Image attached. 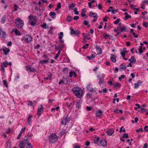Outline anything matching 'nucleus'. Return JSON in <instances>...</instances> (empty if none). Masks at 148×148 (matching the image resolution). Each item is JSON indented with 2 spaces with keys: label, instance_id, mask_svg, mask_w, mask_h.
<instances>
[{
  "label": "nucleus",
  "instance_id": "c756f323",
  "mask_svg": "<svg viewBox=\"0 0 148 148\" xmlns=\"http://www.w3.org/2000/svg\"><path fill=\"white\" fill-rule=\"evenodd\" d=\"M5 22V16H4L2 18L1 20V22L2 23H4Z\"/></svg>",
  "mask_w": 148,
  "mask_h": 148
},
{
  "label": "nucleus",
  "instance_id": "de8ad7c7",
  "mask_svg": "<svg viewBox=\"0 0 148 148\" xmlns=\"http://www.w3.org/2000/svg\"><path fill=\"white\" fill-rule=\"evenodd\" d=\"M66 105L67 106V108H69L70 106L72 105V103H69V102H66Z\"/></svg>",
  "mask_w": 148,
  "mask_h": 148
},
{
  "label": "nucleus",
  "instance_id": "6ab92c4d",
  "mask_svg": "<svg viewBox=\"0 0 148 148\" xmlns=\"http://www.w3.org/2000/svg\"><path fill=\"white\" fill-rule=\"evenodd\" d=\"M102 112L101 110H99L96 112V116L97 117H99L100 116L102 115Z\"/></svg>",
  "mask_w": 148,
  "mask_h": 148
},
{
  "label": "nucleus",
  "instance_id": "6e6d98bb",
  "mask_svg": "<svg viewBox=\"0 0 148 148\" xmlns=\"http://www.w3.org/2000/svg\"><path fill=\"white\" fill-rule=\"evenodd\" d=\"M92 94L91 93H90L89 92L87 94V96L88 98H91L92 97Z\"/></svg>",
  "mask_w": 148,
  "mask_h": 148
},
{
  "label": "nucleus",
  "instance_id": "f3484780",
  "mask_svg": "<svg viewBox=\"0 0 148 148\" xmlns=\"http://www.w3.org/2000/svg\"><path fill=\"white\" fill-rule=\"evenodd\" d=\"M69 76L70 77H71L72 76L75 77H77V74L75 71H70L69 72Z\"/></svg>",
  "mask_w": 148,
  "mask_h": 148
},
{
  "label": "nucleus",
  "instance_id": "c03bdc74",
  "mask_svg": "<svg viewBox=\"0 0 148 148\" xmlns=\"http://www.w3.org/2000/svg\"><path fill=\"white\" fill-rule=\"evenodd\" d=\"M114 112L117 113H119V112H120L121 113H122V111L121 110H119L118 109H116L114 111Z\"/></svg>",
  "mask_w": 148,
  "mask_h": 148
},
{
  "label": "nucleus",
  "instance_id": "37998d69",
  "mask_svg": "<svg viewBox=\"0 0 148 148\" xmlns=\"http://www.w3.org/2000/svg\"><path fill=\"white\" fill-rule=\"evenodd\" d=\"M131 18V16L130 15H129V14H128L127 16H125V18H124V20H126L127 19H128V18Z\"/></svg>",
  "mask_w": 148,
  "mask_h": 148
},
{
  "label": "nucleus",
  "instance_id": "ddd939ff",
  "mask_svg": "<svg viewBox=\"0 0 148 148\" xmlns=\"http://www.w3.org/2000/svg\"><path fill=\"white\" fill-rule=\"evenodd\" d=\"M141 83V82L140 80H138L136 83L134 84V88L135 89L138 88Z\"/></svg>",
  "mask_w": 148,
  "mask_h": 148
},
{
  "label": "nucleus",
  "instance_id": "a19ab883",
  "mask_svg": "<svg viewBox=\"0 0 148 148\" xmlns=\"http://www.w3.org/2000/svg\"><path fill=\"white\" fill-rule=\"evenodd\" d=\"M120 84L119 83H116L114 84V87L115 88H116L117 86L120 88Z\"/></svg>",
  "mask_w": 148,
  "mask_h": 148
},
{
  "label": "nucleus",
  "instance_id": "3c124183",
  "mask_svg": "<svg viewBox=\"0 0 148 148\" xmlns=\"http://www.w3.org/2000/svg\"><path fill=\"white\" fill-rule=\"evenodd\" d=\"M63 71L65 73H67L68 72V68L67 67L64 68Z\"/></svg>",
  "mask_w": 148,
  "mask_h": 148
},
{
  "label": "nucleus",
  "instance_id": "2eb2a0df",
  "mask_svg": "<svg viewBox=\"0 0 148 148\" xmlns=\"http://www.w3.org/2000/svg\"><path fill=\"white\" fill-rule=\"evenodd\" d=\"M114 133V131L112 129H109L106 131L107 134L111 136Z\"/></svg>",
  "mask_w": 148,
  "mask_h": 148
},
{
  "label": "nucleus",
  "instance_id": "e2e57ef3",
  "mask_svg": "<svg viewBox=\"0 0 148 148\" xmlns=\"http://www.w3.org/2000/svg\"><path fill=\"white\" fill-rule=\"evenodd\" d=\"M22 134L21 133V132L19 134L17 138V139H19L21 137L22 135Z\"/></svg>",
  "mask_w": 148,
  "mask_h": 148
},
{
  "label": "nucleus",
  "instance_id": "c9c22d12",
  "mask_svg": "<svg viewBox=\"0 0 148 148\" xmlns=\"http://www.w3.org/2000/svg\"><path fill=\"white\" fill-rule=\"evenodd\" d=\"M146 111V110H145L144 108L142 107L140 110H138V111L140 112L141 113H143L144 112H145Z\"/></svg>",
  "mask_w": 148,
  "mask_h": 148
},
{
  "label": "nucleus",
  "instance_id": "13d9d810",
  "mask_svg": "<svg viewBox=\"0 0 148 148\" xmlns=\"http://www.w3.org/2000/svg\"><path fill=\"white\" fill-rule=\"evenodd\" d=\"M65 132L66 131L65 130H63L60 132V135L61 136H62L65 134Z\"/></svg>",
  "mask_w": 148,
  "mask_h": 148
},
{
  "label": "nucleus",
  "instance_id": "f8f14e48",
  "mask_svg": "<svg viewBox=\"0 0 148 148\" xmlns=\"http://www.w3.org/2000/svg\"><path fill=\"white\" fill-rule=\"evenodd\" d=\"M97 77L99 80V84H101L104 83V80L102 77H101L100 75H98L97 76Z\"/></svg>",
  "mask_w": 148,
  "mask_h": 148
},
{
  "label": "nucleus",
  "instance_id": "2f4dec72",
  "mask_svg": "<svg viewBox=\"0 0 148 148\" xmlns=\"http://www.w3.org/2000/svg\"><path fill=\"white\" fill-rule=\"evenodd\" d=\"M49 60H41L40 61V63L42 64H43L44 63H46L48 62Z\"/></svg>",
  "mask_w": 148,
  "mask_h": 148
},
{
  "label": "nucleus",
  "instance_id": "a18cd8bd",
  "mask_svg": "<svg viewBox=\"0 0 148 148\" xmlns=\"http://www.w3.org/2000/svg\"><path fill=\"white\" fill-rule=\"evenodd\" d=\"M142 3L144 4V5H148V0H144L142 1Z\"/></svg>",
  "mask_w": 148,
  "mask_h": 148
},
{
  "label": "nucleus",
  "instance_id": "4468645a",
  "mask_svg": "<svg viewBox=\"0 0 148 148\" xmlns=\"http://www.w3.org/2000/svg\"><path fill=\"white\" fill-rule=\"evenodd\" d=\"M68 120L67 116H64L62 120L61 124L63 125H66L67 122Z\"/></svg>",
  "mask_w": 148,
  "mask_h": 148
},
{
  "label": "nucleus",
  "instance_id": "79ce46f5",
  "mask_svg": "<svg viewBox=\"0 0 148 148\" xmlns=\"http://www.w3.org/2000/svg\"><path fill=\"white\" fill-rule=\"evenodd\" d=\"M143 47L142 46H140V47L139 49H138L139 54H140L141 53L143 52L142 50Z\"/></svg>",
  "mask_w": 148,
  "mask_h": 148
},
{
  "label": "nucleus",
  "instance_id": "f03ea898",
  "mask_svg": "<svg viewBox=\"0 0 148 148\" xmlns=\"http://www.w3.org/2000/svg\"><path fill=\"white\" fill-rule=\"evenodd\" d=\"M29 138H27L22 141L19 144L20 148H25V147H26V148H32L31 143L29 142Z\"/></svg>",
  "mask_w": 148,
  "mask_h": 148
},
{
  "label": "nucleus",
  "instance_id": "bf43d9fd",
  "mask_svg": "<svg viewBox=\"0 0 148 148\" xmlns=\"http://www.w3.org/2000/svg\"><path fill=\"white\" fill-rule=\"evenodd\" d=\"M61 8V4L60 2L58 3L57 5V8L59 9H60Z\"/></svg>",
  "mask_w": 148,
  "mask_h": 148
},
{
  "label": "nucleus",
  "instance_id": "a878e982",
  "mask_svg": "<svg viewBox=\"0 0 148 148\" xmlns=\"http://www.w3.org/2000/svg\"><path fill=\"white\" fill-rule=\"evenodd\" d=\"M75 4L73 3H72L68 6L69 8L70 9H73V8L75 7Z\"/></svg>",
  "mask_w": 148,
  "mask_h": 148
},
{
  "label": "nucleus",
  "instance_id": "f704fd0d",
  "mask_svg": "<svg viewBox=\"0 0 148 148\" xmlns=\"http://www.w3.org/2000/svg\"><path fill=\"white\" fill-rule=\"evenodd\" d=\"M125 132V130L123 126L121 127L120 129V131L119 132Z\"/></svg>",
  "mask_w": 148,
  "mask_h": 148
},
{
  "label": "nucleus",
  "instance_id": "1a4fd4ad",
  "mask_svg": "<svg viewBox=\"0 0 148 148\" xmlns=\"http://www.w3.org/2000/svg\"><path fill=\"white\" fill-rule=\"evenodd\" d=\"M26 68L27 70L29 72H34L35 70V69L32 67L31 66L27 65L26 66Z\"/></svg>",
  "mask_w": 148,
  "mask_h": 148
},
{
  "label": "nucleus",
  "instance_id": "ea45409f",
  "mask_svg": "<svg viewBox=\"0 0 148 148\" xmlns=\"http://www.w3.org/2000/svg\"><path fill=\"white\" fill-rule=\"evenodd\" d=\"M97 15V14L96 13H93V12H90L89 15L90 17H92L93 16H92V15Z\"/></svg>",
  "mask_w": 148,
  "mask_h": 148
},
{
  "label": "nucleus",
  "instance_id": "8fccbe9b",
  "mask_svg": "<svg viewBox=\"0 0 148 148\" xmlns=\"http://www.w3.org/2000/svg\"><path fill=\"white\" fill-rule=\"evenodd\" d=\"M120 21V18H118L116 21H115L114 22V23L115 24H117Z\"/></svg>",
  "mask_w": 148,
  "mask_h": 148
},
{
  "label": "nucleus",
  "instance_id": "b1692460",
  "mask_svg": "<svg viewBox=\"0 0 148 148\" xmlns=\"http://www.w3.org/2000/svg\"><path fill=\"white\" fill-rule=\"evenodd\" d=\"M115 57V56L114 55H112V56L110 58L111 61L114 62H116V60Z\"/></svg>",
  "mask_w": 148,
  "mask_h": 148
},
{
  "label": "nucleus",
  "instance_id": "58836bf2",
  "mask_svg": "<svg viewBox=\"0 0 148 148\" xmlns=\"http://www.w3.org/2000/svg\"><path fill=\"white\" fill-rule=\"evenodd\" d=\"M122 138H128V134L127 133H124L123 135Z\"/></svg>",
  "mask_w": 148,
  "mask_h": 148
},
{
  "label": "nucleus",
  "instance_id": "7c9ffc66",
  "mask_svg": "<svg viewBox=\"0 0 148 148\" xmlns=\"http://www.w3.org/2000/svg\"><path fill=\"white\" fill-rule=\"evenodd\" d=\"M143 25L146 28L148 27V23L146 21H144L143 23Z\"/></svg>",
  "mask_w": 148,
  "mask_h": 148
},
{
  "label": "nucleus",
  "instance_id": "69168bd1",
  "mask_svg": "<svg viewBox=\"0 0 148 148\" xmlns=\"http://www.w3.org/2000/svg\"><path fill=\"white\" fill-rule=\"evenodd\" d=\"M121 54L123 57H124V56H125V52L124 51H121Z\"/></svg>",
  "mask_w": 148,
  "mask_h": 148
},
{
  "label": "nucleus",
  "instance_id": "603ef678",
  "mask_svg": "<svg viewBox=\"0 0 148 148\" xmlns=\"http://www.w3.org/2000/svg\"><path fill=\"white\" fill-rule=\"evenodd\" d=\"M14 11H16L18 9V7L16 4L14 5Z\"/></svg>",
  "mask_w": 148,
  "mask_h": 148
},
{
  "label": "nucleus",
  "instance_id": "cd10ccee",
  "mask_svg": "<svg viewBox=\"0 0 148 148\" xmlns=\"http://www.w3.org/2000/svg\"><path fill=\"white\" fill-rule=\"evenodd\" d=\"M73 19L72 17L71 16H68L66 18V20L68 22H70Z\"/></svg>",
  "mask_w": 148,
  "mask_h": 148
},
{
  "label": "nucleus",
  "instance_id": "864d4df0",
  "mask_svg": "<svg viewBox=\"0 0 148 148\" xmlns=\"http://www.w3.org/2000/svg\"><path fill=\"white\" fill-rule=\"evenodd\" d=\"M92 17H94V19L93 21H96L98 18L97 15H95V16H93Z\"/></svg>",
  "mask_w": 148,
  "mask_h": 148
},
{
  "label": "nucleus",
  "instance_id": "5fc2aeb1",
  "mask_svg": "<svg viewBox=\"0 0 148 148\" xmlns=\"http://www.w3.org/2000/svg\"><path fill=\"white\" fill-rule=\"evenodd\" d=\"M91 92H95L96 90L95 88H90L89 90Z\"/></svg>",
  "mask_w": 148,
  "mask_h": 148
},
{
  "label": "nucleus",
  "instance_id": "a211bd4d",
  "mask_svg": "<svg viewBox=\"0 0 148 148\" xmlns=\"http://www.w3.org/2000/svg\"><path fill=\"white\" fill-rule=\"evenodd\" d=\"M130 62L132 63H135L136 60L134 56H132L131 58L128 60Z\"/></svg>",
  "mask_w": 148,
  "mask_h": 148
},
{
  "label": "nucleus",
  "instance_id": "f257e3e1",
  "mask_svg": "<svg viewBox=\"0 0 148 148\" xmlns=\"http://www.w3.org/2000/svg\"><path fill=\"white\" fill-rule=\"evenodd\" d=\"M72 91L78 98H81L83 96V90L79 87L73 88H72Z\"/></svg>",
  "mask_w": 148,
  "mask_h": 148
},
{
  "label": "nucleus",
  "instance_id": "aec40b11",
  "mask_svg": "<svg viewBox=\"0 0 148 148\" xmlns=\"http://www.w3.org/2000/svg\"><path fill=\"white\" fill-rule=\"evenodd\" d=\"M49 15L53 18H55L56 16V13L54 12H51L49 14Z\"/></svg>",
  "mask_w": 148,
  "mask_h": 148
},
{
  "label": "nucleus",
  "instance_id": "9b49d317",
  "mask_svg": "<svg viewBox=\"0 0 148 148\" xmlns=\"http://www.w3.org/2000/svg\"><path fill=\"white\" fill-rule=\"evenodd\" d=\"M2 50L4 52V54L5 55H8V53L10 51V50L9 49L6 47H4V48L0 49V51Z\"/></svg>",
  "mask_w": 148,
  "mask_h": 148
},
{
  "label": "nucleus",
  "instance_id": "49530a36",
  "mask_svg": "<svg viewBox=\"0 0 148 148\" xmlns=\"http://www.w3.org/2000/svg\"><path fill=\"white\" fill-rule=\"evenodd\" d=\"M3 82L5 86L6 87H8V83L7 81L5 80H3Z\"/></svg>",
  "mask_w": 148,
  "mask_h": 148
},
{
  "label": "nucleus",
  "instance_id": "7ed1b4c3",
  "mask_svg": "<svg viewBox=\"0 0 148 148\" xmlns=\"http://www.w3.org/2000/svg\"><path fill=\"white\" fill-rule=\"evenodd\" d=\"M93 141L94 143L96 144L99 143L102 146L106 147L107 146V142L106 140L102 138L99 139V138L98 137L95 138Z\"/></svg>",
  "mask_w": 148,
  "mask_h": 148
},
{
  "label": "nucleus",
  "instance_id": "774afa93",
  "mask_svg": "<svg viewBox=\"0 0 148 148\" xmlns=\"http://www.w3.org/2000/svg\"><path fill=\"white\" fill-rule=\"evenodd\" d=\"M84 23L85 25H87L89 23V22L88 21H85L84 22Z\"/></svg>",
  "mask_w": 148,
  "mask_h": 148
},
{
  "label": "nucleus",
  "instance_id": "72a5a7b5",
  "mask_svg": "<svg viewBox=\"0 0 148 148\" xmlns=\"http://www.w3.org/2000/svg\"><path fill=\"white\" fill-rule=\"evenodd\" d=\"M126 27L124 26L123 27H119L121 32H123L126 29Z\"/></svg>",
  "mask_w": 148,
  "mask_h": 148
},
{
  "label": "nucleus",
  "instance_id": "0eeeda50",
  "mask_svg": "<svg viewBox=\"0 0 148 148\" xmlns=\"http://www.w3.org/2000/svg\"><path fill=\"white\" fill-rule=\"evenodd\" d=\"M22 40L25 41L26 43H29L32 40V37L31 35H27L23 37Z\"/></svg>",
  "mask_w": 148,
  "mask_h": 148
},
{
  "label": "nucleus",
  "instance_id": "20e7f679",
  "mask_svg": "<svg viewBox=\"0 0 148 148\" xmlns=\"http://www.w3.org/2000/svg\"><path fill=\"white\" fill-rule=\"evenodd\" d=\"M57 139V136L55 133H52L49 137V141L50 143H52L56 142Z\"/></svg>",
  "mask_w": 148,
  "mask_h": 148
},
{
  "label": "nucleus",
  "instance_id": "5701e85b",
  "mask_svg": "<svg viewBox=\"0 0 148 148\" xmlns=\"http://www.w3.org/2000/svg\"><path fill=\"white\" fill-rule=\"evenodd\" d=\"M2 33V37L3 38L5 37L6 35L5 34V33L4 32L2 31V29L1 28H0V35H1Z\"/></svg>",
  "mask_w": 148,
  "mask_h": 148
},
{
  "label": "nucleus",
  "instance_id": "473e14b6",
  "mask_svg": "<svg viewBox=\"0 0 148 148\" xmlns=\"http://www.w3.org/2000/svg\"><path fill=\"white\" fill-rule=\"evenodd\" d=\"M15 33L16 35H18V36H20L21 34V33L18 30V29H15Z\"/></svg>",
  "mask_w": 148,
  "mask_h": 148
},
{
  "label": "nucleus",
  "instance_id": "680f3d73",
  "mask_svg": "<svg viewBox=\"0 0 148 148\" xmlns=\"http://www.w3.org/2000/svg\"><path fill=\"white\" fill-rule=\"evenodd\" d=\"M144 129L145 131L148 132V126L147 125L145 126Z\"/></svg>",
  "mask_w": 148,
  "mask_h": 148
},
{
  "label": "nucleus",
  "instance_id": "bb28decb",
  "mask_svg": "<svg viewBox=\"0 0 148 148\" xmlns=\"http://www.w3.org/2000/svg\"><path fill=\"white\" fill-rule=\"evenodd\" d=\"M95 48L97 50H98L99 51L100 54H101L102 53V49L101 48L99 47L98 45H96L95 46Z\"/></svg>",
  "mask_w": 148,
  "mask_h": 148
},
{
  "label": "nucleus",
  "instance_id": "393cba45",
  "mask_svg": "<svg viewBox=\"0 0 148 148\" xmlns=\"http://www.w3.org/2000/svg\"><path fill=\"white\" fill-rule=\"evenodd\" d=\"M120 69H124L125 70L127 69L126 66L125 65H124L123 64H120Z\"/></svg>",
  "mask_w": 148,
  "mask_h": 148
},
{
  "label": "nucleus",
  "instance_id": "4be33fe9",
  "mask_svg": "<svg viewBox=\"0 0 148 148\" xmlns=\"http://www.w3.org/2000/svg\"><path fill=\"white\" fill-rule=\"evenodd\" d=\"M8 61H5V62L1 63V66H3V67H7L8 66Z\"/></svg>",
  "mask_w": 148,
  "mask_h": 148
},
{
  "label": "nucleus",
  "instance_id": "39448f33",
  "mask_svg": "<svg viewBox=\"0 0 148 148\" xmlns=\"http://www.w3.org/2000/svg\"><path fill=\"white\" fill-rule=\"evenodd\" d=\"M15 23L16 27L19 28H21L24 24L23 21L20 19H18V18L15 19Z\"/></svg>",
  "mask_w": 148,
  "mask_h": 148
},
{
  "label": "nucleus",
  "instance_id": "0e129e2a",
  "mask_svg": "<svg viewBox=\"0 0 148 148\" xmlns=\"http://www.w3.org/2000/svg\"><path fill=\"white\" fill-rule=\"evenodd\" d=\"M110 36L109 35L106 34L104 35V37L105 39H106Z\"/></svg>",
  "mask_w": 148,
  "mask_h": 148
},
{
  "label": "nucleus",
  "instance_id": "338daca9",
  "mask_svg": "<svg viewBox=\"0 0 148 148\" xmlns=\"http://www.w3.org/2000/svg\"><path fill=\"white\" fill-rule=\"evenodd\" d=\"M98 8L100 10L102 8V6L101 4H99L98 5Z\"/></svg>",
  "mask_w": 148,
  "mask_h": 148
},
{
  "label": "nucleus",
  "instance_id": "e433bc0d",
  "mask_svg": "<svg viewBox=\"0 0 148 148\" xmlns=\"http://www.w3.org/2000/svg\"><path fill=\"white\" fill-rule=\"evenodd\" d=\"M32 117V116L30 114L29 115L27 119V121L28 123L30 122L31 121V118Z\"/></svg>",
  "mask_w": 148,
  "mask_h": 148
},
{
  "label": "nucleus",
  "instance_id": "9d476101",
  "mask_svg": "<svg viewBox=\"0 0 148 148\" xmlns=\"http://www.w3.org/2000/svg\"><path fill=\"white\" fill-rule=\"evenodd\" d=\"M40 107H38L37 110V115L40 116V115L41 112L43 110V106L42 105H40Z\"/></svg>",
  "mask_w": 148,
  "mask_h": 148
},
{
  "label": "nucleus",
  "instance_id": "dca6fc26",
  "mask_svg": "<svg viewBox=\"0 0 148 148\" xmlns=\"http://www.w3.org/2000/svg\"><path fill=\"white\" fill-rule=\"evenodd\" d=\"M58 35L59 36L58 38L60 40H59V42H64V41L62 40H61L63 36V32H60V33L59 34H58Z\"/></svg>",
  "mask_w": 148,
  "mask_h": 148
},
{
  "label": "nucleus",
  "instance_id": "4d7b16f0",
  "mask_svg": "<svg viewBox=\"0 0 148 148\" xmlns=\"http://www.w3.org/2000/svg\"><path fill=\"white\" fill-rule=\"evenodd\" d=\"M136 131L137 132H139L140 131L142 132L143 130L142 128H140L139 129L137 130Z\"/></svg>",
  "mask_w": 148,
  "mask_h": 148
},
{
  "label": "nucleus",
  "instance_id": "412c9836",
  "mask_svg": "<svg viewBox=\"0 0 148 148\" xmlns=\"http://www.w3.org/2000/svg\"><path fill=\"white\" fill-rule=\"evenodd\" d=\"M54 46L55 47L56 49L60 50L64 47V45L63 44L62 45V46H58L56 45H55Z\"/></svg>",
  "mask_w": 148,
  "mask_h": 148
},
{
  "label": "nucleus",
  "instance_id": "c85d7f7f",
  "mask_svg": "<svg viewBox=\"0 0 148 148\" xmlns=\"http://www.w3.org/2000/svg\"><path fill=\"white\" fill-rule=\"evenodd\" d=\"M76 106L77 108H81V103H80V102H77L76 103Z\"/></svg>",
  "mask_w": 148,
  "mask_h": 148
},
{
  "label": "nucleus",
  "instance_id": "09e8293b",
  "mask_svg": "<svg viewBox=\"0 0 148 148\" xmlns=\"http://www.w3.org/2000/svg\"><path fill=\"white\" fill-rule=\"evenodd\" d=\"M27 102L28 103V105L31 106H33V102L31 101H28Z\"/></svg>",
  "mask_w": 148,
  "mask_h": 148
},
{
  "label": "nucleus",
  "instance_id": "423d86ee",
  "mask_svg": "<svg viewBox=\"0 0 148 148\" xmlns=\"http://www.w3.org/2000/svg\"><path fill=\"white\" fill-rule=\"evenodd\" d=\"M28 18L30 20V24L33 26H34L36 24V17L32 15L28 16Z\"/></svg>",
  "mask_w": 148,
  "mask_h": 148
},
{
  "label": "nucleus",
  "instance_id": "4c0bfd02",
  "mask_svg": "<svg viewBox=\"0 0 148 148\" xmlns=\"http://www.w3.org/2000/svg\"><path fill=\"white\" fill-rule=\"evenodd\" d=\"M95 56H94V55H93V54H91V56H87V58L89 59V60H90L92 58H94L95 57Z\"/></svg>",
  "mask_w": 148,
  "mask_h": 148
},
{
  "label": "nucleus",
  "instance_id": "6e6552de",
  "mask_svg": "<svg viewBox=\"0 0 148 148\" xmlns=\"http://www.w3.org/2000/svg\"><path fill=\"white\" fill-rule=\"evenodd\" d=\"M70 29L71 30V34H74L76 36H78L80 33V31L76 29L75 30H74L71 27Z\"/></svg>",
  "mask_w": 148,
  "mask_h": 148
},
{
  "label": "nucleus",
  "instance_id": "052dcab7",
  "mask_svg": "<svg viewBox=\"0 0 148 148\" xmlns=\"http://www.w3.org/2000/svg\"><path fill=\"white\" fill-rule=\"evenodd\" d=\"M88 44H86V46H84L82 48L83 49H86V48H88V46H89Z\"/></svg>",
  "mask_w": 148,
  "mask_h": 148
}]
</instances>
